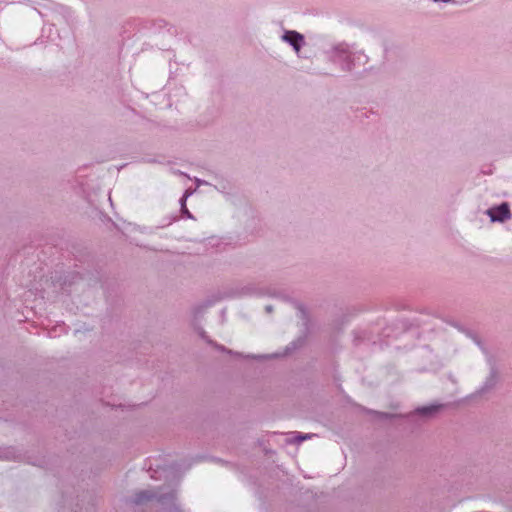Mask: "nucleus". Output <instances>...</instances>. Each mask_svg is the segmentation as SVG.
Wrapping results in <instances>:
<instances>
[{
	"label": "nucleus",
	"mask_w": 512,
	"mask_h": 512,
	"mask_svg": "<svg viewBox=\"0 0 512 512\" xmlns=\"http://www.w3.org/2000/svg\"><path fill=\"white\" fill-rule=\"evenodd\" d=\"M492 222H504L511 218V211L508 203L504 202L498 206L491 207L487 211Z\"/></svg>",
	"instance_id": "f257e3e1"
},
{
	"label": "nucleus",
	"mask_w": 512,
	"mask_h": 512,
	"mask_svg": "<svg viewBox=\"0 0 512 512\" xmlns=\"http://www.w3.org/2000/svg\"><path fill=\"white\" fill-rule=\"evenodd\" d=\"M282 39L289 43L296 52H299L304 44V36L297 31H285Z\"/></svg>",
	"instance_id": "f03ea898"
},
{
	"label": "nucleus",
	"mask_w": 512,
	"mask_h": 512,
	"mask_svg": "<svg viewBox=\"0 0 512 512\" xmlns=\"http://www.w3.org/2000/svg\"><path fill=\"white\" fill-rule=\"evenodd\" d=\"M443 407V404H430L426 406H420L414 410V413L424 418H433Z\"/></svg>",
	"instance_id": "7ed1b4c3"
},
{
	"label": "nucleus",
	"mask_w": 512,
	"mask_h": 512,
	"mask_svg": "<svg viewBox=\"0 0 512 512\" xmlns=\"http://www.w3.org/2000/svg\"><path fill=\"white\" fill-rule=\"evenodd\" d=\"M313 434H303L300 432H290L283 436V444L299 445L302 441L312 438Z\"/></svg>",
	"instance_id": "20e7f679"
},
{
	"label": "nucleus",
	"mask_w": 512,
	"mask_h": 512,
	"mask_svg": "<svg viewBox=\"0 0 512 512\" xmlns=\"http://www.w3.org/2000/svg\"><path fill=\"white\" fill-rule=\"evenodd\" d=\"M365 412L369 415L375 416L379 420H389V419H392L395 417L394 414L387 413V412H380V411L371 410V409H365Z\"/></svg>",
	"instance_id": "39448f33"
},
{
	"label": "nucleus",
	"mask_w": 512,
	"mask_h": 512,
	"mask_svg": "<svg viewBox=\"0 0 512 512\" xmlns=\"http://www.w3.org/2000/svg\"><path fill=\"white\" fill-rule=\"evenodd\" d=\"M498 380V375L496 370H492L489 377L486 379L483 389L488 390L495 386Z\"/></svg>",
	"instance_id": "423d86ee"
},
{
	"label": "nucleus",
	"mask_w": 512,
	"mask_h": 512,
	"mask_svg": "<svg viewBox=\"0 0 512 512\" xmlns=\"http://www.w3.org/2000/svg\"><path fill=\"white\" fill-rule=\"evenodd\" d=\"M188 197V194L185 193L183 195V197L180 199V204H181V211L184 215H186L188 218H193V216L191 215V213L189 212V210L187 209V206H186V199Z\"/></svg>",
	"instance_id": "0eeeda50"
},
{
	"label": "nucleus",
	"mask_w": 512,
	"mask_h": 512,
	"mask_svg": "<svg viewBox=\"0 0 512 512\" xmlns=\"http://www.w3.org/2000/svg\"><path fill=\"white\" fill-rule=\"evenodd\" d=\"M208 343L210 344H213L217 349L221 350V351H224L225 350V347L224 346H221V345H218L216 343H213L211 340H208Z\"/></svg>",
	"instance_id": "6e6552de"
},
{
	"label": "nucleus",
	"mask_w": 512,
	"mask_h": 512,
	"mask_svg": "<svg viewBox=\"0 0 512 512\" xmlns=\"http://www.w3.org/2000/svg\"><path fill=\"white\" fill-rule=\"evenodd\" d=\"M433 2H443V3H456L455 0H433Z\"/></svg>",
	"instance_id": "1a4fd4ad"
}]
</instances>
